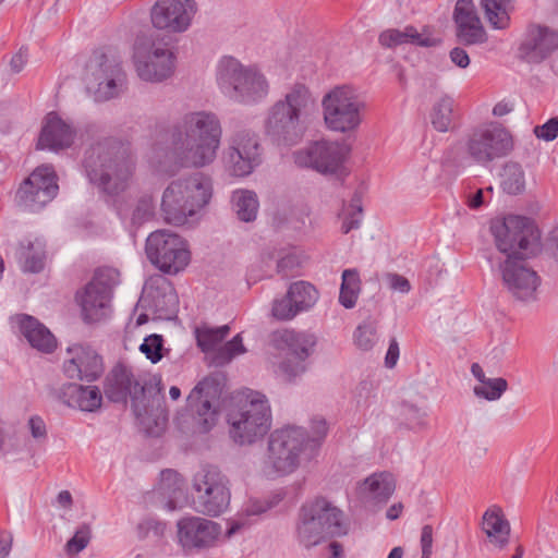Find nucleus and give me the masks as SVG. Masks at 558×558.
Segmentation results:
<instances>
[{
  "instance_id": "37",
  "label": "nucleus",
  "mask_w": 558,
  "mask_h": 558,
  "mask_svg": "<svg viewBox=\"0 0 558 558\" xmlns=\"http://www.w3.org/2000/svg\"><path fill=\"white\" fill-rule=\"evenodd\" d=\"M232 204L236 217L244 222L256 219L259 203L255 192L248 190H236L232 193Z\"/></svg>"
},
{
  "instance_id": "20",
  "label": "nucleus",
  "mask_w": 558,
  "mask_h": 558,
  "mask_svg": "<svg viewBox=\"0 0 558 558\" xmlns=\"http://www.w3.org/2000/svg\"><path fill=\"white\" fill-rule=\"evenodd\" d=\"M222 160L234 177H245L260 163V147L257 135L248 131L234 133L225 149Z\"/></svg>"
},
{
  "instance_id": "53",
  "label": "nucleus",
  "mask_w": 558,
  "mask_h": 558,
  "mask_svg": "<svg viewBox=\"0 0 558 558\" xmlns=\"http://www.w3.org/2000/svg\"><path fill=\"white\" fill-rule=\"evenodd\" d=\"M301 265V257L294 250L287 251L277 263V270L283 277L293 275Z\"/></svg>"
},
{
  "instance_id": "38",
  "label": "nucleus",
  "mask_w": 558,
  "mask_h": 558,
  "mask_svg": "<svg viewBox=\"0 0 558 558\" xmlns=\"http://www.w3.org/2000/svg\"><path fill=\"white\" fill-rule=\"evenodd\" d=\"M230 327H210L206 324L195 328L197 347L205 353L211 352L229 335Z\"/></svg>"
},
{
  "instance_id": "59",
  "label": "nucleus",
  "mask_w": 558,
  "mask_h": 558,
  "mask_svg": "<svg viewBox=\"0 0 558 558\" xmlns=\"http://www.w3.org/2000/svg\"><path fill=\"white\" fill-rule=\"evenodd\" d=\"M303 361L291 363L290 361H283L280 364L281 372L287 376L288 380H291L304 373L305 366L302 364Z\"/></svg>"
},
{
  "instance_id": "50",
  "label": "nucleus",
  "mask_w": 558,
  "mask_h": 558,
  "mask_svg": "<svg viewBox=\"0 0 558 558\" xmlns=\"http://www.w3.org/2000/svg\"><path fill=\"white\" fill-rule=\"evenodd\" d=\"M246 352L243 345L241 333L235 335L230 341L225 343L216 353L215 360L218 364L223 365L229 363L234 356Z\"/></svg>"
},
{
  "instance_id": "25",
  "label": "nucleus",
  "mask_w": 558,
  "mask_h": 558,
  "mask_svg": "<svg viewBox=\"0 0 558 558\" xmlns=\"http://www.w3.org/2000/svg\"><path fill=\"white\" fill-rule=\"evenodd\" d=\"M196 2H155L150 11L153 25L171 33L185 32L196 12Z\"/></svg>"
},
{
  "instance_id": "33",
  "label": "nucleus",
  "mask_w": 558,
  "mask_h": 558,
  "mask_svg": "<svg viewBox=\"0 0 558 558\" xmlns=\"http://www.w3.org/2000/svg\"><path fill=\"white\" fill-rule=\"evenodd\" d=\"M69 407L94 412L101 407L102 395L97 386L70 384L64 392Z\"/></svg>"
},
{
  "instance_id": "28",
  "label": "nucleus",
  "mask_w": 558,
  "mask_h": 558,
  "mask_svg": "<svg viewBox=\"0 0 558 558\" xmlns=\"http://www.w3.org/2000/svg\"><path fill=\"white\" fill-rule=\"evenodd\" d=\"M75 136L76 131L69 122L56 112H50L45 119L38 146L51 150L69 148L74 143Z\"/></svg>"
},
{
  "instance_id": "54",
  "label": "nucleus",
  "mask_w": 558,
  "mask_h": 558,
  "mask_svg": "<svg viewBox=\"0 0 558 558\" xmlns=\"http://www.w3.org/2000/svg\"><path fill=\"white\" fill-rule=\"evenodd\" d=\"M311 428H312V435L308 436L306 434L305 445H306V447L307 446L317 447L320 445V442L324 440V438L327 435V432H328L327 422L323 417H314L312 420Z\"/></svg>"
},
{
  "instance_id": "15",
  "label": "nucleus",
  "mask_w": 558,
  "mask_h": 558,
  "mask_svg": "<svg viewBox=\"0 0 558 558\" xmlns=\"http://www.w3.org/2000/svg\"><path fill=\"white\" fill-rule=\"evenodd\" d=\"M305 442L306 432L302 427L288 425L274 430L268 441L267 465L279 475L292 473L299 466Z\"/></svg>"
},
{
  "instance_id": "6",
  "label": "nucleus",
  "mask_w": 558,
  "mask_h": 558,
  "mask_svg": "<svg viewBox=\"0 0 558 558\" xmlns=\"http://www.w3.org/2000/svg\"><path fill=\"white\" fill-rule=\"evenodd\" d=\"M227 423L229 436L235 444L246 446L262 440L272 424L271 408L267 397L258 391H250L244 399L229 410Z\"/></svg>"
},
{
  "instance_id": "64",
  "label": "nucleus",
  "mask_w": 558,
  "mask_h": 558,
  "mask_svg": "<svg viewBox=\"0 0 558 558\" xmlns=\"http://www.w3.org/2000/svg\"><path fill=\"white\" fill-rule=\"evenodd\" d=\"M12 541L11 533L0 530V558H7L9 556Z\"/></svg>"
},
{
  "instance_id": "51",
  "label": "nucleus",
  "mask_w": 558,
  "mask_h": 558,
  "mask_svg": "<svg viewBox=\"0 0 558 558\" xmlns=\"http://www.w3.org/2000/svg\"><path fill=\"white\" fill-rule=\"evenodd\" d=\"M271 313L278 320H290L299 314V311L294 306L289 292H287L283 298L274 301Z\"/></svg>"
},
{
  "instance_id": "27",
  "label": "nucleus",
  "mask_w": 558,
  "mask_h": 558,
  "mask_svg": "<svg viewBox=\"0 0 558 558\" xmlns=\"http://www.w3.org/2000/svg\"><path fill=\"white\" fill-rule=\"evenodd\" d=\"M211 390H214L213 381L204 379L191 390L186 399L187 408L195 414L198 429L202 433L210 430L218 420V413L209 399Z\"/></svg>"
},
{
  "instance_id": "31",
  "label": "nucleus",
  "mask_w": 558,
  "mask_h": 558,
  "mask_svg": "<svg viewBox=\"0 0 558 558\" xmlns=\"http://www.w3.org/2000/svg\"><path fill=\"white\" fill-rule=\"evenodd\" d=\"M16 258L24 272L37 274L45 267L46 244L40 239H25L20 242Z\"/></svg>"
},
{
  "instance_id": "52",
  "label": "nucleus",
  "mask_w": 558,
  "mask_h": 558,
  "mask_svg": "<svg viewBox=\"0 0 558 558\" xmlns=\"http://www.w3.org/2000/svg\"><path fill=\"white\" fill-rule=\"evenodd\" d=\"M162 337L160 335L154 333L144 339V342L141 344L140 350L151 363L155 364L159 362L162 357Z\"/></svg>"
},
{
  "instance_id": "56",
  "label": "nucleus",
  "mask_w": 558,
  "mask_h": 558,
  "mask_svg": "<svg viewBox=\"0 0 558 558\" xmlns=\"http://www.w3.org/2000/svg\"><path fill=\"white\" fill-rule=\"evenodd\" d=\"M534 134L546 142L554 141L558 136V118H551L543 125L536 126Z\"/></svg>"
},
{
  "instance_id": "58",
  "label": "nucleus",
  "mask_w": 558,
  "mask_h": 558,
  "mask_svg": "<svg viewBox=\"0 0 558 558\" xmlns=\"http://www.w3.org/2000/svg\"><path fill=\"white\" fill-rule=\"evenodd\" d=\"M28 427H29L31 435L34 439H37V440L46 439L47 428H46V424H45L44 420L40 416L34 415V416L29 417Z\"/></svg>"
},
{
  "instance_id": "19",
  "label": "nucleus",
  "mask_w": 558,
  "mask_h": 558,
  "mask_svg": "<svg viewBox=\"0 0 558 558\" xmlns=\"http://www.w3.org/2000/svg\"><path fill=\"white\" fill-rule=\"evenodd\" d=\"M58 190L57 175L52 167L40 166L22 182L15 201L20 207L37 211L56 197Z\"/></svg>"
},
{
  "instance_id": "34",
  "label": "nucleus",
  "mask_w": 558,
  "mask_h": 558,
  "mask_svg": "<svg viewBox=\"0 0 558 558\" xmlns=\"http://www.w3.org/2000/svg\"><path fill=\"white\" fill-rule=\"evenodd\" d=\"M482 529L489 541L500 548L508 544L510 525L509 522L504 518L500 508L492 507L485 511L483 515Z\"/></svg>"
},
{
  "instance_id": "23",
  "label": "nucleus",
  "mask_w": 558,
  "mask_h": 558,
  "mask_svg": "<svg viewBox=\"0 0 558 558\" xmlns=\"http://www.w3.org/2000/svg\"><path fill=\"white\" fill-rule=\"evenodd\" d=\"M104 372L102 357L90 347L73 344L66 349L63 373L69 379L95 381Z\"/></svg>"
},
{
  "instance_id": "44",
  "label": "nucleus",
  "mask_w": 558,
  "mask_h": 558,
  "mask_svg": "<svg viewBox=\"0 0 558 558\" xmlns=\"http://www.w3.org/2000/svg\"><path fill=\"white\" fill-rule=\"evenodd\" d=\"M524 172L520 165L509 163L505 167L501 186L510 195H517L524 189Z\"/></svg>"
},
{
  "instance_id": "55",
  "label": "nucleus",
  "mask_w": 558,
  "mask_h": 558,
  "mask_svg": "<svg viewBox=\"0 0 558 558\" xmlns=\"http://www.w3.org/2000/svg\"><path fill=\"white\" fill-rule=\"evenodd\" d=\"M165 523L154 518H146L138 523L137 533L141 538H146L150 535L160 537L165 532Z\"/></svg>"
},
{
  "instance_id": "39",
  "label": "nucleus",
  "mask_w": 558,
  "mask_h": 558,
  "mask_svg": "<svg viewBox=\"0 0 558 558\" xmlns=\"http://www.w3.org/2000/svg\"><path fill=\"white\" fill-rule=\"evenodd\" d=\"M488 24L495 29H506L510 26V14L513 11L511 2H481Z\"/></svg>"
},
{
  "instance_id": "18",
  "label": "nucleus",
  "mask_w": 558,
  "mask_h": 558,
  "mask_svg": "<svg viewBox=\"0 0 558 558\" xmlns=\"http://www.w3.org/2000/svg\"><path fill=\"white\" fill-rule=\"evenodd\" d=\"M350 153L344 142L317 141L293 153L295 165L322 174H339Z\"/></svg>"
},
{
  "instance_id": "7",
  "label": "nucleus",
  "mask_w": 558,
  "mask_h": 558,
  "mask_svg": "<svg viewBox=\"0 0 558 558\" xmlns=\"http://www.w3.org/2000/svg\"><path fill=\"white\" fill-rule=\"evenodd\" d=\"M216 81L220 92L238 104H256L269 92L265 75L256 66L243 65L233 57H223L218 62Z\"/></svg>"
},
{
  "instance_id": "49",
  "label": "nucleus",
  "mask_w": 558,
  "mask_h": 558,
  "mask_svg": "<svg viewBox=\"0 0 558 558\" xmlns=\"http://www.w3.org/2000/svg\"><path fill=\"white\" fill-rule=\"evenodd\" d=\"M377 340V328L371 322L359 325L354 331V343L363 351L373 349Z\"/></svg>"
},
{
  "instance_id": "11",
  "label": "nucleus",
  "mask_w": 558,
  "mask_h": 558,
  "mask_svg": "<svg viewBox=\"0 0 558 558\" xmlns=\"http://www.w3.org/2000/svg\"><path fill=\"white\" fill-rule=\"evenodd\" d=\"M490 232L500 253L518 257L529 256L538 247L539 232L526 217L509 215L495 219Z\"/></svg>"
},
{
  "instance_id": "30",
  "label": "nucleus",
  "mask_w": 558,
  "mask_h": 558,
  "mask_svg": "<svg viewBox=\"0 0 558 558\" xmlns=\"http://www.w3.org/2000/svg\"><path fill=\"white\" fill-rule=\"evenodd\" d=\"M379 44L383 47L393 48L403 44H411L420 47H435L439 40L425 32L420 33L414 26H407L403 31L387 29L379 35Z\"/></svg>"
},
{
  "instance_id": "12",
  "label": "nucleus",
  "mask_w": 558,
  "mask_h": 558,
  "mask_svg": "<svg viewBox=\"0 0 558 558\" xmlns=\"http://www.w3.org/2000/svg\"><path fill=\"white\" fill-rule=\"evenodd\" d=\"M192 487L195 493L196 511L217 517L229 506L230 489L227 476L215 465L206 464L194 474Z\"/></svg>"
},
{
  "instance_id": "8",
  "label": "nucleus",
  "mask_w": 558,
  "mask_h": 558,
  "mask_svg": "<svg viewBox=\"0 0 558 558\" xmlns=\"http://www.w3.org/2000/svg\"><path fill=\"white\" fill-rule=\"evenodd\" d=\"M345 533L342 512L325 498H316L302 506L296 524L298 543L306 549L319 545L327 537Z\"/></svg>"
},
{
  "instance_id": "40",
  "label": "nucleus",
  "mask_w": 558,
  "mask_h": 558,
  "mask_svg": "<svg viewBox=\"0 0 558 558\" xmlns=\"http://www.w3.org/2000/svg\"><path fill=\"white\" fill-rule=\"evenodd\" d=\"M288 292L299 313L308 311L318 300V291L316 288L305 281L292 283Z\"/></svg>"
},
{
  "instance_id": "3",
  "label": "nucleus",
  "mask_w": 558,
  "mask_h": 558,
  "mask_svg": "<svg viewBox=\"0 0 558 558\" xmlns=\"http://www.w3.org/2000/svg\"><path fill=\"white\" fill-rule=\"evenodd\" d=\"M83 166L90 183L108 195H117L125 190L133 174L130 143L105 138L85 151Z\"/></svg>"
},
{
  "instance_id": "42",
  "label": "nucleus",
  "mask_w": 558,
  "mask_h": 558,
  "mask_svg": "<svg viewBox=\"0 0 558 558\" xmlns=\"http://www.w3.org/2000/svg\"><path fill=\"white\" fill-rule=\"evenodd\" d=\"M183 480L174 470H163L160 474L159 489L169 498L167 505L170 510L175 509V499L182 495Z\"/></svg>"
},
{
  "instance_id": "43",
  "label": "nucleus",
  "mask_w": 558,
  "mask_h": 558,
  "mask_svg": "<svg viewBox=\"0 0 558 558\" xmlns=\"http://www.w3.org/2000/svg\"><path fill=\"white\" fill-rule=\"evenodd\" d=\"M154 213L155 202L153 196L148 194H145L138 198L131 215L121 207L118 208V215L120 218L125 220L130 217L131 223L134 226H140L149 220L154 216Z\"/></svg>"
},
{
  "instance_id": "16",
  "label": "nucleus",
  "mask_w": 558,
  "mask_h": 558,
  "mask_svg": "<svg viewBox=\"0 0 558 558\" xmlns=\"http://www.w3.org/2000/svg\"><path fill=\"white\" fill-rule=\"evenodd\" d=\"M145 251L149 262L166 274H177L190 262L187 243L168 230L151 232L146 240Z\"/></svg>"
},
{
  "instance_id": "10",
  "label": "nucleus",
  "mask_w": 558,
  "mask_h": 558,
  "mask_svg": "<svg viewBox=\"0 0 558 558\" xmlns=\"http://www.w3.org/2000/svg\"><path fill=\"white\" fill-rule=\"evenodd\" d=\"M322 108L328 130L349 133L361 125L366 105L354 87L341 85L324 95Z\"/></svg>"
},
{
  "instance_id": "22",
  "label": "nucleus",
  "mask_w": 558,
  "mask_h": 558,
  "mask_svg": "<svg viewBox=\"0 0 558 558\" xmlns=\"http://www.w3.org/2000/svg\"><path fill=\"white\" fill-rule=\"evenodd\" d=\"M558 50V27L532 22L525 27L518 56L527 63L538 64Z\"/></svg>"
},
{
  "instance_id": "62",
  "label": "nucleus",
  "mask_w": 558,
  "mask_h": 558,
  "mask_svg": "<svg viewBox=\"0 0 558 558\" xmlns=\"http://www.w3.org/2000/svg\"><path fill=\"white\" fill-rule=\"evenodd\" d=\"M400 349L398 341L393 338L389 342V347L385 356V366L393 368L399 360Z\"/></svg>"
},
{
  "instance_id": "1",
  "label": "nucleus",
  "mask_w": 558,
  "mask_h": 558,
  "mask_svg": "<svg viewBox=\"0 0 558 558\" xmlns=\"http://www.w3.org/2000/svg\"><path fill=\"white\" fill-rule=\"evenodd\" d=\"M222 128L210 111L183 114L165 132L157 131L154 159L160 171L173 175L181 168H204L211 165L220 147Z\"/></svg>"
},
{
  "instance_id": "35",
  "label": "nucleus",
  "mask_w": 558,
  "mask_h": 558,
  "mask_svg": "<svg viewBox=\"0 0 558 558\" xmlns=\"http://www.w3.org/2000/svg\"><path fill=\"white\" fill-rule=\"evenodd\" d=\"M280 340L300 361L307 359L316 344V337L313 333L294 330H284L280 335Z\"/></svg>"
},
{
  "instance_id": "9",
  "label": "nucleus",
  "mask_w": 558,
  "mask_h": 558,
  "mask_svg": "<svg viewBox=\"0 0 558 558\" xmlns=\"http://www.w3.org/2000/svg\"><path fill=\"white\" fill-rule=\"evenodd\" d=\"M133 61L137 75L146 82H162L175 69L174 51L166 38L158 34L137 36Z\"/></svg>"
},
{
  "instance_id": "47",
  "label": "nucleus",
  "mask_w": 558,
  "mask_h": 558,
  "mask_svg": "<svg viewBox=\"0 0 558 558\" xmlns=\"http://www.w3.org/2000/svg\"><path fill=\"white\" fill-rule=\"evenodd\" d=\"M92 538V529L87 523L81 524L74 535L66 542L64 551L68 557L73 558L83 551Z\"/></svg>"
},
{
  "instance_id": "48",
  "label": "nucleus",
  "mask_w": 558,
  "mask_h": 558,
  "mask_svg": "<svg viewBox=\"0 0 558 558\" xmlns=\"http://www.w3.org/2000/svg\"><path fill=\"white\" fill-rule=\"evenodd\" d=\"M400 415L411 429H420L426 426V412L413 403L403 401L400 404Z\"/></svg>"
},
{
  "instance_id": "26",
  "label": "nucleus",
  "mask_w": 558,
  "mask_h": 558,
  "mask_svg": "<svg viewBox=\"0 0 558 558\" xmlns=\"http://www.w3.org/2000/svg\"><path fill=\"white\" fill-rule=\"evenodd\" d=\"M472 3L457 2L453 13L457 39L465 46L481 45L487 40L485 28Z\"/></svg>"
},
{
  "instance_id": "32",
  "label": "nucleus",
  "mask_w": 558,
  "mask_h": 558,
  "mask_svg": "<svg viewBox=\"0 0 558 558\" xmlns=\"http://www.w3.org/2000/svg\"><path fill=\"white\" fill-rule=\"evenodd\" d=\"M396 488L393 475L388 472L374 473L359 486L362 498L387 501Z\"/></svg>"
},
{
  "instance_id": "14",
  "label": "nucleus",
  "mask_w": 558,
  "mask_h": 558,
  "mask_svg": "<svg viewBox=\"0 0 558 558\" xmlns=\"http://www.w3.org/2000/svg\"><path fill=\"white\" fill-rule=\"evenodd\" d=\"M463 147L474 162L486 166L506 157L513 148V141L511 134L501 125H481L465 135Z\"/></svg>"
},
{
  "instance_id": "21",
  "label": "nucleus",
  "mask_w": 558,
  "mask_h": 558,
  "mask_svg": "<svg viewBox=\"0 0 558 558\" xmlns=\"http://www.w3.org/2000/svg\"><path fill=\"white\" fill-rule=\"evenodd\" d=\"M525 257L509 255L499 264V269L508 292L515 300L527 303L536 300V291L541 279L536 271L525 265Z\"/></svg>"
},
{
  "instance_id": "36",
  "label": "nucleus",
  "mask_w": 558,
  "mask_h": 558,
  "mask_svg": "<svg viewBox=\"0 0 558 558\" xmlns=\"http://www.w3.org/2000/svg\"><path fill=\"white\" fill-rule=\"evenodd\" d=\"M454 99L449 95L441 96L430 111V123L438 132H448L454 122Z\"/></svg>"
},
{
  "instance_id": "46",
  "label": "nucleus",
  "mask_w": 558,
  "mask_h": 558,
  "mask_svg": "<svg viewBox=\"0 0 558 558\" xmlns=\"http://www.w3.org/2000/svg\"><path fill=\"white\" fill-rule=\"evenodd\" d=\"M508 389V383L505 378H488L485 384L476 385L473 392L476 397L488 401H496L501 398Z\"/></svg>"
},
{
  "instance_id": "24",
  "label": "nucleus",
  "mask_w": 558,
  "mask_h": 558,
  "mask_svg": "<svg viewBox=\"0 0 558 558\" xmlns=\"http://www.w3.org/2000/svg\"><path fill=\"white\" fill-rule=\"evenodd\" d=\"M178 542L183 549H202L211 546L220 534V526L201 517H184L177 523Z\"/></svg>"
},
{
  "instance_id": "45",
  "label": "nucleus",
  "mask_w": 558,
  "mask_h": 558,
  "mask_svg": "<svg viewBox=\"0 0 558 558\" xmlns=\"http://www.w3.org/2000/svg\"><path fill=\"white\" fill-rule=\"evenodd\" d=\"M363 217L361 198L355 194L348 207L342 213L341 231L347 234L354 229H359Z\"/></svg>"
},
{
  "instance_id": "29",
  "label": "nucleus",
  "mask_w": 558,
  "mask_h": 558,
  "mask_svg": "<svg viewBox=\"0 0 558 558\" xmlns=\"http://www.w3.org/2000/svg\"><path fill=\"white\" fill-rule=\"evenodd\" d=\"M14 319L20 332L34 349L44 353H51L57 348L54 336L37 318L27 314H20Z\"/></svg>"
},
{
  "instance_id": "5",
  "label": "nucleus",
  "mask_w": 558,
  "mask_h": 558,
  "mask_svg": "<svg viewBox=\"0 0 558 558\" xmlns=\"http://www.w3.org/2000/svg\"><path fill=\"white\" fill-rule=\"evenodd\" d=\"M211 192L210 178L201 172L172 181L161 199L166 221L174 226L186 223L189 217L209 203Z\"/></svg>"
},
{
  "instance_id": "41",
  "label": "nucleus",
  "mask_w": 558,
  "mask_h": 558,
  "mask_svg": "<svg viewBox=\"0 0 558 558\" xmlns=\"http://www.w3.org/2000/svg\"><path fill=\"white\" fill-rule=\"evenodd\" d=\"M361 290V280L355 269H345L342 272L339 302L345 308L355 306Z\"/></svg>"
},
{
  "instance_id": "60",
  "label": "nucleus",
  "mask_w": 558,
  "mask_h": 558,
  "mask_svg": "<svg viewBox=\"0 0 558 558\" xmlns=\"http://www.w3.org/2000/svg\"><path fill=\"white\" fill-rule=\"evenodd\" d=\"M449 58L453 64L458 68L465 69L470 65V57L465 49L461 47H454L449 52Z\"/></svg>"
},
{
  "instance_id": "17",
  "label": "nucleus",
  "mask_w": 558,
  "mask_h": 558,
  "mask_svg": "<svg viewBox=\"0 0 558 558\" xmlns=\"http://www.w3.org/2000/svg\"><path fill=\"white\" fill-rule=\"evenodd\" d=\"M86 87L95 94L97 100L117 97L125 81L120 62L101 51H94L89 58L84 76Z\"/></svg>"
},
{
  "instance_id": "61",
  "label": "nucleus",
  "mask_w": 558,
  "mask_h": 558,
  "mask_svg": "<svg viewBox=\"0 0 558 558\" xmlns=\"http://www.w3.org/2000/svg\"><path fill=\"white\" fill-rule=\"evenodd\" d=\"M388 282L392 290L401 293H408L411 289L409 280L398 274L388 275Z\"/></svg>"
},
{
  "instance_id": "57",
  "label": "nucleus",
  "mask_w": 558,
  "mask_h": 558,
  "mask_svg": "<svg viewBox=\"0 0 558 558\" xmlns=\"http://www.w3.org/2000/svg\"><path fill=\"white\" fill-rule=\"evenodd\" d=\"M28 60V49L21 47L10 59L9 65L12 73H20Z\"/></svg>"
},
{
  "instance_id": "63",
  "label": "nucleus",
  "mask_w": 558,
  "mask_h": 558,
  "mask_svg": "<svg viewBox=\"0 0 558 558\" xmlns=\"http://www.w3.org/2000/svg\"><path fill=\"white\" fill-rule=\"evenodd\" d=\"M421 546H422V551H424L425 555H432L433 527L429 524H426L422 527Z\"/></svg>"
},
{
  "instance_id": "4",
  "label": "nucleus",
  "mask_w": 558,
  "mask_h": 558,
  "mask_svg": "<svg viewBox=\"0 0 558 558\" xmlns=\"http://www.w3.org/2000/svg\"><path fill=\"white\" fill-rule=\"evenodd\" d=\"M315 111L316 104L308 88L296 84L270 107L265 122L266 133L278 144H296L304 136Z\"/></svg>"
},
{
  "instance_id": "2",
  "label": "nucleus",
  "mask_w": 558,
  "mask_h": 558,
  "mask_svg": "<svg viewBox=\"0 0 558 558\" xmlns=\"http://www.w3.org/2000/svg\"><path fill=\"white\" fill-rule=\"evenodd\" d=\"M104 392L116 403H126L130 397L133 414L141 429L148 436L157 437L163 432L168 420L166 411L160 404L155 407L156 399L147 397L145 383L130 366L116 364L105 378Z\"/></svg>"
},
{
  "instance_id": "13",
  "label": "nucleus",
  "mask_w": 558,
  "mask_h": 558,
  "mask_svg": "<svg viewBox=\"0 0 558 558\" xmlns=\"http://www.w3.org/2000/svg\"><path fill=\"white\" fill-rule=\"evenodd\" d=\"M119 277L120 274L116 268H98L92 280L77 293L76 299L85 322L95 323L107 317Z\"/></svg>"
}]
</instances>
